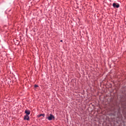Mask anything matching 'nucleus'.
<instances>
[{
	"label": "nucleus",
	"instance_id": "f257e3e1",
	"mask_svg": "<svg viewBox=\"0 0 126 126\" xmlns=\"http://www.w3.org/2000/svg\"><path fill=\"white\" fill-rule=\"evenodd\" d=\"M46 119H48L49 121H52V120L55 119V116L53 114H50V116L47 117Z\"/></svg>",
	"mask_w": 126,
	"mask_h": 126
},
{
	"label": "nucleus",
	"instance_id": "f03ea898",
	"mask_svg": "<svg viewBox=\"0 0 126 126\" xmlns=\"http://www.w3.org/2000/svg\"><path fill=\"white\" fill-rule=\"evenodd\" d=\"M112 5L115 8H119L120 7V4L118 3H113Z\"/></svg>",
	"mask_w": 126,
	"mask_h": 126
},
{
	"label": "nucleus",
	"instance_id": "7ed1b4c3",
	"mask_svg": "<svg viewBox=\"0 0 126 126\" xmlns=\"http://www.w3.org/2000/svg\"><path fill=\"white\" fill-rule=\"evenodd\" d=\"M24 120H27V121H29L30 120V118L29 117V115H25Z\"/></svg>",
	"mask_w": 126,
	"mask_h": 126
},
{
	"label": "nucleus",
	"instance_id": "20e7f679",
	"mask_svg": "<svg viewBox=\"0 0 126 126\" xmlns=\"http://www.w3.org/2000/svg\"><path fill=\"white\" fill-rule=\"evenodd\" d=\"M30 110H26L25 111V113L26 114V116H29V115H30Z\"/></svg>",
	"mask_w": 126,
	"mask_h": 126
},
{
	"label": "nucleus",
	"instance_id": "39448f33",
	"mask_svg": "<svg viewBox=\"0 0 126 126\" xmlns=\"http://www.w3.org/2000/svg\"><path fill=\"white\" fill-rule=\"evenodd\" d=\"M38 118H40V117H43V118L45 117V114H41L37 115Z\"/></svg>",
	"mask_w": 126,
	"mask_h": 126
},
{
	"label": "nucleus",
	"instance_id": "423d86ee",
	"mask_svg": "<svg viewBox=\"0 0 126 126\" xmlns=\"http://www.w3.org/2000/svg\"><path fill=\"white\" fill-rule=\"evenodd\" d=\"M34 87L36 88H37V87H38V86L37 85H34Z\"/></svg>",
	"mask_w": 126,
	"mask_h": 126
},
{
	"label": "nucleus",
	"instance_id": "0eeeda50",
	"mask_svg": "<svg viewBox=\"0 0 126 126\" xmlns=\"http://www.w3.org/2000/svg\"><path fill=\"white\" fill-rule=\"evenodd\" d=\"M63 41V40H61V42H62Z\"/></svg>",
	"mask_w": 126,
	"mask_h": 126
}]
</instances>
